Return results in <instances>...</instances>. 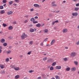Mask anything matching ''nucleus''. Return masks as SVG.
Returning <instances> with one entry per match:
<instances>
[{"label": "nucleus", "instance_id": "nucleus-4", "mask_svg": "<svg viewBox=\"0 0 79 79\" xmlns=\"http://www.w3.org/2000/svg\"><path fill=\"white\" fill-rule=\"evenodd\" d=\"M36 31H37L36 28H31L30 30V32H34Z\"/></svg>", "mask_w": 79, "mask_h": 79}, {"label": "nucleus", "instance_id": "nucleus-41", "mask_svg": "<svg viewBox=\"0 0 79 79\" xmlns=\"http://www.w3.org/2000/svg\"><path fill=\"white\" fill-rule=\"evenodd\" d=\"M76 44L77 45H79V40H78L76 43Z\"/></svg>", "mask_w": 79, "mask_h": 79}, {"label": "nucleus", "instance_id": "nucleus-52", "mask_svg": "<svg viewBox=\"0 0 79 79\" xmlns=\"http://www.w3.org/2000/svg\"><path fill=\"white\" fill-rule=\"evenodd\" d=\"M55 23H58V20H56V21H54Z\"/></svg>", "mask_w": 79, "mask_h": 79}, {"label": "nucleus", "instance_id": "nucleus-64", "mask_svg": "<svg viewBox=\"0 0 79 79\" xmlns=\"http://www.w3.org/2000/svg\"><path fill=\"white\" fill-rule=\"evenodd\" d=\"M77 28L78 29H79V25L77 26Z\"/></svg>", "mask_w": 79, "mask_h": 79}, {"label": "nucleus", "instance_id": "nucleus-40", "mask_svg": "<svg viewBox=\"0 0 79 79\" xmlns=\"http://www.w3.org/2000/svg\"><path fill=\"white\" fill-rule=\"evenodd\" d=\"M31 53H32V52L31 51H30V52H27V54H28V55H30L31 54Z\"/></svg>", "mask_w": 79, "mask_h": 79}, {"label": "nucleus", "instance_id": "nucleus-37", "mask_svg": "<svg viewBox=\"0 0 79 79\" xmlns=\"http://www.w3.org/2000/svg\"><path fill=\"white\" fill-rule=\"evenodd\" d=\"M14 1L16 3H19V0H14Z\"/></svg>", "mask_w": 79, "mask_h": 79}, {"label": "nucleus", "instance_id": "nucleus-29", "mask_svg": "<svg viewBox=\"0 0 79 79\" xmlns=\"http://www.w3.org/2000/svg\"><path fill=\"white\" fill-rule=\"evenodd\" d=\"M56 62H54L52 64V66H54L56 65Z\"/></svg>", "mask_w": 79, "mask_h": 79}, {"label": "nucleus", "instance_id": "nucleus-6", "mask_svg": "<svg viewBox=\"0 0 79 79\" xmlns=\"http://www.w3.org/2000/svg\"><path fill=\"white\" fill-rule=\"evenodd\" d=\"M13 11H10L7 12V14L8 15H11L13 14Z\"/></svg>", "mask_w": 79, "mask_h": 79}, {"label": "nucleus", "instance_id": "nucleus-25", "mask_svg": "<svg viewBox=\"0 0 79 79\" xmlns=\"http://www.w3.org/2000/svg\"><path fill=\"white\" fill-rule=\"evenodd\" d=\"M5 68V65H1V69H3Z\"/></svg>", "mask_w": 79, "mask_h": 79}, {"label": "nucleus", "instance_id": "nucleus-46", "mask_svg": "<svg viewBox=\"0 0 79 79\" xmlns=\"http://www.w3.org/2000/svg\"><path fill=\"white\" fill-rule=\"evenodd\" d=\"M47 40H48V38H47L45 39L44 40V41L45 42H47Z\"/></svg>", "mask_w": 79, "mask_h": 79}, {"label": "nucleus", "instance_id": "nucleus-19", "mask_svg": "<svg viewBox=\"0 0 79 79\" xmlns=\"http://www.w3.org/2000/svg\"><path fill=\"white\" fill-rule=\"evenodd\" d=\"M44 33H48V30L47 29H45L44 30Z\"/></svg>", "mask_w": 79, "mask_h": 79}, {"label": "nucleus", "instance_id": "nucleus-1", "mask_svg": "<svg viewBox=\"0 0 79 79\" xmlns=\"http://www.w3.org/2000/svg\"><path fill=\"white\" fill-rule=\"evenodd\" d=\"M28 37V35L25 34V33H23L21 36V38L22 39H24L25 38H26V37Z\"/></svg>", "mask_w": 79, "mask_h": 79}, {"label": "nucleus", "instance_id": "nucleus-17", "mask_svg": "<svg viewBox=\"0 0 79 79\" xmlns=\"http://www.w3.org/2000/svg\"><path fill=\"white\" fill-rule=\"evenodd\" d=\"M5 13V10H2L0 11V13L1 14H4Z\"/></svg>", "mask_w": 79, "mask_h": 79}, {"label": "nucleus", "instance_id": "nucleus-14", "mask_svg": "<svg viewBox=\"0 0 79 79\" xmlns=\"http://www.w3.org/2000/svg\"><path fill=\"white\" fill-rule=\"evenodd\" d=\"M19 77H20V76H19V75H16L15 76V79H19Z\"/></svg>", "mask_w": 79, "mask_h": 79}, {"label": "nucleus", "instance_id": "nucleus-3", "mask_svg": "<svg viewBox=\"0 0 79 79\" xmlns=\"http://www.w3.org/2000/svg\"><path fill=\"white\" fill-rule=\"evenodd\" d=\"M30 21H31L33 22V23H38V22L35 21V19H34V18H31L30 20Z\"/></svg>", "mask_w": 79, "mask_h": 79}, {"label": "nucleus", "instance_id": "nucleus-26", "mask_svg": "<svg viewBox=\"0 0 79 79\" xmlns=\"http://www.w3.org/2000/svg\"><path fill=\"white\" fill-rule=\"evenodd\" d=\"M13 3V1H11L9 2H8V3H9V5H11V4H12Z\"/></svg>", "mask_w": 79, "mask_h": 79}, {"label": "nucleus", "instance_id": "nucleus-27", "mask_svg": "<svg viewBox=\"0 0 79 79\" xmlns=\"http://www.w3.org/2000/svg\"><path fill=\"white\" fill-rule=\"evenodd\" d=\"M54 68H53V66H51L50 68V69L51 71H53V70Z\"/></svg>", "mask_w": 79, "mask_h": 79}, {"label": "nucleus", "instance_id": "nucleus-10", "mask_svg": "<svg viewBox=\"0 0 79 79\" xmlns=\"http://www.w3.org/2000/svg\"><path fill=\"white\" fill-rule=\"evenodd\" d=\"M72 15L73 16H77V15H78V14L76 12H74L72 13Z\"/></svg>", "mask_w": 79, "mask_h": 79}, {"label": "nucleus", "instance_id": "nucleus-56", "mask_svg": "<svg viewBox=\"0 0 79 79\" xmlns=\"http://www.w3.org/2000/svg\"><path fill=\"white\" fill-rule=\"evenodd\" d=\"M57 74L58 75H61V73H58Z\"/></svg>", "mask_w": 79, "mask_h": 79}, {"label": "nucleus", "instance_id": "nucleus-51", "mask_svg": "<svg viewBox=\"0 0 79 79\" xmlns=\"http://www.w3.org/2000/svg\"><path fill=\"white\" fill-rule=\"evenodd\" d=\"M76 6H79V3H77V4H76Z\"/></svg>", "mask_w": 79, "mask_h": 79}, {"label": "nucleus", "instance_id": "nucleus-57", "mask_svg": "<svg viewBox=\"0 0 79 79\" xmlns=\"http://www.w3.org/2000/svg\"><path fill=\"white\" fill-rule=\"evenodd\" d=\"M46 46H47V47H48L49 46H50V44H46Z\"/></svg>", "mask_w": 79, "mask_h": 79}, {"label": "nucleus", "instance_id": "nucleus-8", "mask_svg": "<svg viewBox=\"0 0 79 79\" xmlns=\"http://www.w3.org/2000/svg\"><path fill=\"white\" fill-rule=\"evenodd\" d=\"M0 42L1 43L3 44L4 43H5V40L4 39H1L0 40Z\"/></svg>", "mask_w": 79, "mask_h": 79}, {"label": "nucleus", "instance_id": "nucleus-34", "mask_svg": "<svg viewBox=\"0 0 79 79\" xmlns=\"http://www.w3.org/2000/svg\"><path fill=\"white\" fill-rule=\"evenodd\" d=\"M28 22V21L27 20V19H26L24 21V23H27Z\"/></svg>", "mask_w": 79, "mask_h": 79}, {"label": "nucleus", "instance_id": "nucleus-5", "mask_svg": "<svg viewBox=\"0 0 79 79\" xmlns=\"http://www.w3.org/2000/svg\"><path fill=\"white\" fill-rule=\"evenodd\" d=\"M55 1L52 2L51 3V5L52 6H57V5L56 4H55Z\"/></svg>", "mask_w": 79, "mask_h": 79}, {"label": "nucleus", "instance_id": "nucleus-22", "mask_svg": "<svg viewBox=\"0 0 79 79\" xmlns=\"http://www.w3.org/2000/svg\"><path fill=\"white\" fill-rule=\"evenodd\" d=\"M70 69H71V68L69 67H68L66 69V70L67 71H70Z\"/></svg>", "mask_w": 79, "mask_h": 79}, {"label": "nucleus", "instance_id": "nucleus-44", "mask_svg": "<svg viewBox=\"0 0 79 79\" xmlns=\"http://www.w3.org/2000/svg\"><path fill=\"white\" fill-rule=\"evenodd\" d=\"M34 9L33 8H32L30 10V11L32 12V11H34Z\"/></svg>", "mask_w": 79, "mask_h": 79}, {"label": "nucleus", "instance_id": "nucleus-13", "mask_svg": "<svg viewBox=\"0 0 79 79\" xmlns=\"http://www.w3.org/2000/svg\"><path fill=\"white\" fill-rule=\"evenodd\" d=\"M53 61V59H49L47 61V63H50V62H52Z\"/></svg>", "mask_w": 79, "mask_h": 79}, {"label": "nucleus", "instance_id": "nucleus-59", "mask_svg": "<svg viewBox=\"0 0 79 79\" xmlns=\"http://www.w3.org/2000/svg\"><path fill=\"white\" fill-rule=\"evenodd\" d=\"M57 27H55L54 28V29H56Z\"/></svg>", "mask_w": 79, "mask_h": 79}, {"label": "nucleus", "instance_id": "nucleus-53", "mask_svg": "<svg viewBox=\"0 0 79 79\" xmlns=\"http://www.w3.org/2000/svg\"><path fill=\"white\" fill-rule=\"evenodd\" d=\"M9 39H12V37H8Z\"/></svg>", "mask_w": 79, "mask_h": 79}, {"label": "nucleus", "instance_id": "nucleus-43", "mask_svg": "<svg viewBox=\"0 0 79 79\" xmlns=\"http://www.w3.org/2000/svg\"><path fill=\"white\" fill-rule=\"evenodd\" d=\"M40 45H41V46H43L44 45V43H42L41 42L40 44Z\"/></svg>", "mask_w": 79, "mask_h": 79}, {"label": "nucleus", "instance_id": "nucleus-31", "mask_svg": "<svg viewBox=\"0 0 79 79\" xmlns=\"http://www.w3.org/2000/svg\"><path fill=\"white\" fill-rule=\"evenodd\" d=\"M47 60V57H46L44 58L43 59V61H45V60Z\"/></svg>", "mask_w": 79, "mask_h": 79}, {"label": "nucleus", "instance_id": "nucleus-63", "mask_svg": "<svg viewBox=\"0 0 79 79\" xmlns=\"http://www.w3.org/2000/svg\"><path fill=\"white\" fill-rule=\"evenodd\" d=\"M51 79H55V78H54V77H52V78H51Z\"/></svg>", "mask_w": 79, "mask_h": 79}, {"label": "nucleus", "instance_id": "nucleus-61", "mask_svg": "<svg viewBox=\"0 0 79 79\" xmlns=\"http://www.w3.org/2000/svg\"><path fill=\"white\" fill-rule=\"evenodd\" d=\"M66 1H63V3H66Z\"/></svg>", "mask_w": 79, "mask_h": 79}, {"label": "nucleus", "instance_id": "nucleus-50", "mask_svg": "<svg viewBox=\"0 0 79 79\" xmlns=\"http://www.w3.org/2000/svg\"><path fill=\"white\" fill-rule=\"evenodd\" d=\"M13 5H14V6H16V5H17V4L16 3H14Z\"/></svg>", "mask_w": 79, "mask_h": 79}, {"label": "nucleus", "instance_id": "nucleus-18", "mask_svg": "<svg viewBox=\"0 0 79 79\" xmlns=\"http://www.w3.org/2000/svg\"><path fill=\"white\" fill-rule=\"evenodd\" d=\"M11 50L8 51H7L6 52V53L8 55H9V54H10V53H11Z\"/></svg>", "mask_w": 79, "mask_h": 79}, {"label": "nucleus", "instance_id": "nucleus-58", "mask_svg": "<svg viewBox=\"0 0 79 79\" xmlns=\"http://www.w3.org/2000/svg\"><path fill=\"white\" fill-rule=\"evenodd\" d=\"M2 52V49H0V53Z\"/></svg>", "mask_w": 79, "mask_h": 79}, {"label": "nucleus", "instance_id": "nucleus-36", "mask_svg": "<svg viewBox=\"0 0 79 79\" xmlns=\"http://www.w3.org/2000/svg\"><path fill=\"white\" fill-rule=\"evenodd\" d=\"M1 73V74H4L5 73V72L4 71H2Z\"/></svg>", "mask_w": 79, "mask_h": 79}, {"label": "nucleus", "instance_id": "nucleus-23", "mask_svg": "<svg viewBox=\"0 0 79 79\" xmlns=\"http://www.w3.org/2000/svg\"><path fill=\"white\" fill-rule=\"evenodd\" d=\"M33 44V41H30V42L29 43V45H32Z\"/></svg>", "mask_w": 79, "mask_h": 79}, {"label": "nucleus", "instance_id": "nucleus-60", "mask_svg": "<svg viewBox=\"0 0 79 79\" xmlns=\"http://www.w3.org/2000/svg\"><path fill=\"white\" fill-rule=\"evenodd\" d=\"M3 33V32L2 31H0V34H2Z\"/></svg>", "mask_w": 79, "mask_h": 79}, {"label": "nucleus", "instance_id": "nucleus-7", "mask_svg": "<svg viewBox=\"0 0 79 79\" xmlns=\"http://www.w3.org/2000/svg\"><path fill=\"white\" fill-rule=\"evenodd\" d=\"M62 31L63 33H66L68 32V29L66 28L64 29Z\"/></svg>", "mask_w": 79, "mask_h": 79}, {"label": "nucleus", "instance_id": "nucleus-2", "mask_svg": "<svg viewBox=\"0 0 79 79\" xmlns=\"http://www.w3.org/2000/svg\"><path fill=\"white\" fill-rule=\"evenodd\" d=\"M76 55V53L75 52H72L70 54V56L72 57H74Z\"/></svg>", "mask_w": 79, "mask_h": 79}, {"label": "nucleus", "instance_id": "nucleus-24", "mask_svg": "<svg viewBox=\"0 0 79 79\" xmlns=\"http://www.w3.org/2000/svg\"><path fill=\"white\" fill-rule=\"evenodd\" d=\"M36 27H40V26H41V24H40L38 23L36 25Z\"/></svg>", "mask_w": 79, "mask_h": 79}, {"label": "nucleus", "instance_id": "nucleus-54", "mask_svg": "<svg viewBox=\"0 0 79 79\" xmlns=\"http://www.w3.org/2000/svg\"><path fill=\"white\" fill-rule=\"evenodd\" d=\"M35 19H38V17L37 16L35 17Z\"/></svg>", "mask_w": 79, "mask_h": 79}, {"label": "nucleus", "instance_id": "nucleus-9", "mask_svg": "<svg viewBox=\"0 0 79 79\" xmlns=\"http://www.w3.org/2000/svg\"><path fill=\"white\" fill-rule=\"evenodd\" d=\"M55 68L56 69H61V67L60 66H56Z\"/></svg>", "mask_w": 79, "mask_h": 79}, {"label": "nucleus", "instance_id": "nucleus-55", "mask_svg": "<svg viewBox=\"0 0 79 79\" xmlns=\"http://www.w3.org/2000/svg\"><path fill=\"white\" fill-rule=\"evenodd\" d=\"M37 79H41V77H38Z\"/></svg>", "mask_w": 79, "mask_h": 79}, {"label": "nucleus", "instance_id": "nucleus-32", "mask_svg": "<svg viewBox=\"0 0 79 79\" xmlns=\"http://www.w3.org/2000/svg\"><path fill=\"white\" fill-rule=\"evenodd\" d=\"M7 2V1H6V0H3L2 1V2L4 3H6Z\"/></svg>", "mask_w": 79, "mask_h": 79}, {"label": "nucleus", "instance_id": "nucleus-39", "mask_svg": "<svg viewBox=\"0 0 79 79\" xmlns=\"http://www.w3.org/2000/svg\"><path fill=\"white\" fill-rule=\"evenodd\" d=\"M28 17H29L28 15H26L24 16V18H27Z\"/></svg>", "mask_w": 79, "mask_h": 79}, {"label": "nucleus", "instance_id": "nucleus-33", "mask_svg": "<svg viewBox=\"0 0 79 79\" xmlns=\"http://www.w3.org/2000/svg\"><path fill=\"white\" fill-rule=\"evenodd\" d=\"M75 11H78L79 10V8L77 7H76L75 8Z\"/></svg>", "mask_w": 79, "mask_h": 79}, {"label": "nucleus", "instance_id": "nucleus-21", "mask_svg": "<svg viewBox=\"0 0 79 79\" xmlns=\"http://www.w3.org/2000/svg\"><path fill=\"white\" fill-rule=\"evenodd\" d=\"M14 69H15V71H19V67H15Z\"/></svg>", "mask_w": 79, "mask_h": 79}, {"label": "nucleus", "instance_id": "nucleus-20", "mask_svg": "<svg viewBox=\"0 0 79 79\" xmlns=\"http://www.w3.org/2000/svg\"><path fill=\"white\" fill-rule=\"evenodd\" d=\"M74 63L76 66H77V65H78L79 62H78L77 61H74Z\"/></svg>", "mask_w": 79, "mask_h": 79}, {"label": "nucleus", "instance_id": "nucleus-11", "mask_svg": "<svg viewBox=\"0 0 79 79\" xmlns=\"http://www.w3.org/2000/svg\"><path fill=\"white\" fill-rule=\"evenodd\" d=\"M56 40L54 39L52 40L51 43H50L51 45H53L54 44H55V42Z\"/></svg>", "mask_w": 79, "mask_h": 79}, {"label": "nucleus", "instance_id": "nucleus-28", "mask_svg": "<svg viewBox=\"0 0 79 79\" xmlns=\"http://www.w3.org/2000/svg\"><path fill=\"white\" fill-rule=\"evenodd\" d=\"M3 45L4 47H6L7 46V43H5L3 44Z\"/></svg>", "mask_w": 79, "mask_h": 79}, {"label": "nucleus", "instance_id": "nucleus-35", "mask_svg": "<svg viewBox=\"0 0 79 79\" xmlns=\"http://www.w3.org/2000/svg\"><path fill=\"white\" fill-rule=\"evenodd\" d=\"M3 27H6V26H7V25H6V24L3 23Z\"/></svg>", "mask_w": 79, "mask_h": 79}, {"label": "nucleus", "instance_id": "nucleus-62", "mask_svg": "<svg viewBox=\"0 0 79 79\" xmlns=\"http://www.w3.org/2000/svg\"><path fill=\"white\" fill-rule=\"evenodd\" d=\"M45 0H43L42 1V2H45Z\"/></svg>", "mask_w": 79, "mask_h": 79}, {"label": "nucleus", "instance_id": "nucleus-49", "mask_svg": "<svg viewBox=\"0 0 79 79\" xmlns=\"http://www.w3.org/2000/svg\"><path fill=\"white\" fill-rule=\"evenodd\" d=\"M55 21L52 22V25H54V24H55Z\"/></svg>", "mask_w": 79, "mask_h": 79}, {"label": "nucleus", "instance_id": "nucleus-38", "mask_svg": "<svg viewBox=\"0 0 79 79\" xmlns=\"http://www.w3.org/2000/svg\"><path fill=\"white\" fill-rule=\"evenodd\" d=\"M9 61V58H7L6 59V62H8Z\"/></svg>", "mask_w": 79, "mask_h": 79}, {"label": "nucleus", "instance_id": "nucleus-12", "mask_svg": "<svg viewBox=\"0 0 79 79\" xmlns=\"http://www.w3.org/2000/svg\"><path fill=\"white\" fill-rule=\"evenodd\" d=\"M76 69V67H73L71 69V71H75Z\"/></svg>", "mask_w": 79, "mask_h": 79}, {"label": "nucleus", "instance_id": "nucleus-45", "mask_svg": "<svg viewBox=\"0 0 79 79\" xmlns=\"http://www.w3.org/2000/svg\"><path fill=\"white\" fill-rule=\"evenodd\" d=\"M64 60L65 61H67L68 60V59L67 58H65L64 59Z\"/></svg>", "mask_w": 79, "mask_h": 79}, {"label": "nucleus", "instance_id": "nucleus-42", "mask_svg": "<svg viewBox=\"0 0 79 79\" xmlns=\"http://www.w3.org/2000/svg\"><path fill=\"white\" fill-rule=\"evenodd\" d=\"M0 9H3V6H0Z\"/></svg>", "mask_w": 79, "mask_h": 79}, {"label": "nucleus", "instance_id": "nucleus-30", "mask_svg": "<svg viewBox=\"0 0 79 79\" xmlns=\"http://www.w3.org/2000/svg\"><path fill=\"white\" fill-rule=\"evenodd\" d=\"M55 78H56V79H60V77H59L57 75H56L55 76Z\"/></svg>", "mask_w": 79, "mask_h": 79}, {"label": "nucleus", "instance_id": "nucleus-16", "mask_svg": "<svg viewBox=\"0 0 79 79\" xmlns=\"http://www.w3.org/2000/svg\"><path fill=\"white\" fill-rule=\"evenodd\" d=\"M13 27L11 26H10L8 27V29L9 30H12V29H13Z\"/></svg>", "mask_w": 79, "mask_h": 79}, {"label": "nucleus", "instance_id": "nucleus-15", "mask_svg": "<svg viewBox=\"0 0 79 79\" xmlns=\"http://www.w3.org/2000/svg\"><path fill=\"white\" fill-rule=\"evenodd\" d=\"M34 6H35V7H39L40 5L39 4H35L33 5Z\"/></svg>", "mask_w": 79, "mask_h": 79}, {"label": "nucleus", "instance_id": "nucleus-48", "mask_svg": "<svg viewBox=\"0 0 79 79\" xmlns=\"http://www.w3.org/2000/svg\"><path fill=\"white\" fill-rule=\"evenodd\" d=\"M11 68H13V69H15V67H14L13 66V65H12V66H11Z\"/></svg>", "mask_w": 79, "mask_h": 79}, {"label": "nucleus", "instance_id": "nucleus-47", "mask_svg": "<svg viewBox=\"0 0 79 79\" xmlns=\"http://www.w3.org/2000/svg\"><path fill=\"white\" fill-rule=\"evenodd\" d=\"M33 72H34V71L30 70L29 71V73H33Z\"/></svg>", "mask_w": 79, "mask_h": 79}]
</instances>
